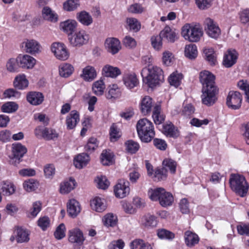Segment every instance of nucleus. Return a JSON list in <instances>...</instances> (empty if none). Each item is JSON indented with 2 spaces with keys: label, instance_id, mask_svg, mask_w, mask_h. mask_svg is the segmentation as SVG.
Segmentation results:
<instances>
[{
  "label": "nucleus",
  "instance_id": "412c9836",
  "mask_svg": "<svg viewBox=\"0 0 249 249\" xmlns=\"http://www.w3.org/2000/svg\"><path fill=\"white\" fill-rule=\"evenodd\" d=\"M77 26V22L74 19L67 20L61 22L60 25V28L69 35V36L72 35Z\"/></svg>",
  "mask_w": 249,
  "mask_h": 249
},
{
  "label": "nucleus",
  "instance_id": "7c9ffc66",
  "mask_svg": "<svg viewBox=\"0 0 249 249\" xmlns=\"http://www.w3.org/2000/svg\"><path fill=\"white\" fill-rule=\"evenodd\" d=\"M0 190L4 195L9 196L14 194L16 191V187L11 181H3L0 184Z\"/></svg>",
  "mask_w": 249,
  "mask_h": 249
},
{
  "label": "nucleus",
  "instance_id": "bf43d9fd",
  "mask_svg": "<svg viewBox=\"0 0 249 249\" xmlns=\"http://www.w3.org/2000/svg\"><path fill=\"white\" fill-rule=\"evenodd\" d=\"M167 177L166 169L162 168H157L154 174L153 178L155 181H159L165 179Z\"/></svg>",
  "mask_w": 249,
  "mask_h": 249
},
{
  "label": "nucleus",
  "instance_id": "49530a36",
  "mask_svg": "<svg viewBox=\"0 0 249 249\" xmlns=\"http://www.w3.org/2000/svg\"><path fill=\"white\" fill-rule=\"evenodd\" d=\"M174 60V55L173 53L168 51H164L162 54V63L166 66H171Z\"/></svg>",
  "mask_w": 249,
  "mask_h": 249
},
{
  "label": "nucleus",
  "instance_id": "3c124183",
  "mask_svg": "<svg viewBox=\"0 0 249 249\" xmlns=\"http://www.w3.org/2000/svg\"><path fill=\"white\" fill-rule=\"evenodd\" d=\"M163 168L166 169V172L169 170L171 173H175L176 170L177 163L170 159H166L162 162Z\"/></svg>",
  "mask_w": 249,
  "mask_h": 249
},
{
  "label": "nucleus",
  "instance_id": "7ed1b4c3",
  "mask_svg": "<svg viewBox=\"0 0 249 249\" xmlns=\"http://www.w3.org/2000/svg\"><path fill=\"white\" fill-rule=\"evenodd\" d=\"M229 182L231 190L237 195L242 197L246 195L249 186L243 176L232 174L230 176Z\"/></svg>",
  "mask_w": 249,
  "mask_h": 249
},
{
  "label": "nucleus",
  "instance_id": "dca6fc26",
  "mask_svg": "<svg viewBox=\"0 0 249 249\" xmlns=\"http://www.w3.org/2000/svg\"><path fill=\"white\" fill-rule=\"evenodd\" d=\"M238 53L234 49H229L224 54L223 64L226 68L233 66L237 61Z\"/></svg>",
  "mask_w": 249,
  "mask_h": 249
},
{
  "label": "nucleus",
  "instance_id": "f3484780",
  "mask_svg": "<svg viewBox=\"0 0 249 249\" xmlns=\"http://www.w3.org/2000/svg\"><path fill=\"white\" fill-rule=\"evenodd\" d=\"M85 239L82 231L78 228L71 229L69 231V241L72 243L81 245Z\"/></svg>",
  "mask_w": 249,
  "mask_h": 249
},
{
  "label": "nucleus",
  "instance_id": "ea45409f",
  "mask_svg": "<svg viewBox=\"0 0 249 249\" xmlns=\"http://www.w3.org/2000/svg\"><path fill=\"white\" fill-rule=\"evenodd\" d=\"M152 118L156 124H160L164 121V116L161 114L160 106L156 105L154 107Z\"/></svg>",
  "mask_w": 249,
  "mask_h": 249
},
{
  "label": "nucleus",
  "instance_id": "774afa93",
  "mask_svg": "<svg viewBox=\"0 0 249 249\" xmlns=\"http://www.w3.org/2000/svg\"><path fill=\"white\" fill-rule=\"evenodd\" d=\"M65 225L61 223L57 227L54 232V236L57 239H61L65 236Z\"/></svg>",
  "mask_w": 249,
  "mask_h": 249
},
{
  "label": "nucleus",
  "instance_id": "052dcab7",
  "mask_svg": "<svg viewBox=\"0 0 249 249\" xmlns=\"http://www.w3.org/2000/svg\"><path fill=\"white\" fill-rule=\"evenodd\" d=\"M127 24L131 30L138 32L141 28V24L138 20L135 18H127Z\"/></svg>",
  "mask_w": 249,
  "mask_h": 249
},
{
  "label": "nucleus",
  "instance_id": "f03ea898",
  "mask_svg": "<svg viewBox=\"0 0 249 249\" xmlns=\"http://www.w3.org/2000/svg\"><path fill=\"white\" fill-rule=\"evenodd\" d=\"M139 137L143 142H150L155 135L153 123L146 118L139 120L136 125Z\"/></svg>",
  "mask_w": 249,
  "mask_h": 249
},
{
  "label": "nucleus",
  "instance_id": "4468645a",
  "mask_svg": "<svg viewBox=\"0 0 249 249\" xmlns=\"http://www.w3.org/2000/svg\"><path fill=\"white\" fill-rule=\"evenodd\" d=\"M200 81L203 86L202 88L216 87L215 85V76L209 71H204L200 73Z\"/></svg>",
  "mask_w": 249,
  "mask_h": 249
},
{
  "label": "nucleus",
  "instance_id": "a19ab883",
  "mask_svg": "<svg viewBox=\"0 0 249 249\" xmlns=\"http://www.w3.org/2000/svg\"><path fill=\"white\" fill-rule=\"evenodd\" d=\"M74 70L72 66L68 63H62L59 65V72L61 76L68 77L70 76Z\"/></svg>",
  "mask_w": 249,
  "mask_h": 249
},
{
  "label": "nucleus",
  "instance_id": "58836bf2",
  "mask_svg": "<svg viewBox=\"0 0 249 249\" xmlns=\"http://www.w3.org/2000/svg\"><path fill=\"white\" fill-rule=\"evenodd\" d=\"M75 186L74 179L71 178L69 180L64 181L61 183L60 192L61 194H68L74 188Z\"/></svg>",
  "mask_w": 249,
  "mask_h": 249
},
{
  "label": "nucleus",
  "instance_id": "8fccbe9b",
  "mask_svg": "<svg viewBox=\"0 0 249 249\" xmlns=\"http://www.w3.org/2000/svg\"><path fill=\"white\" fill-rule=\"evenodd\" d=\"M106 86L103 80H100L95 82L92 85V90L97 95L103 94Z\"/></svg>",
  "mask_w": 249,
  "mask_h": 249
},
{
  "label": "nucleus",
  "instance_id": "a878e982",
  "mask_svg": "<svg viewBox=\"0 0 249 249\" xmlns=\"http://www.w3.org/2000/svg\"><path fill=\"white\" fill-rule=\"evenodd\" d=\"M67 208L69 214L72 217H76L81 211L79 202L74 199L70 200Z\"/></svg>",
  "mask_w": 249,
  "mask_h": 249
},
{
  "label": "nucleus",
  "instance_id": "5fc2aeb1",
  "mask_svg": "<svg viewBox=\"0 0 249 249\" xmlns=\"http://www.w3.org/2000/svg\"><path fill=\"white\" fill-rule=\"evenodd\" d=\"M80 5L79 0H67L63 3V9L67 11L75 10Z\"/></svg>",
  "mask_w": 249,
  "mask_h": 249
},
{
  "label": "nucleus",
  "instance_id": "cd10ccee",
  "mask_svg": "<svg viewBox=\"0 0 249 249\" xmlns=\"http://www.w3.org/2000/svg\"><path fill=\"white\" fill-rule=\"evenodd\" d=\"M162 193L159 199V203L162 207H167L172 205L174 202V197L172 194L165 190H161Z\"/></svg>",
  "mask_w": 249,
  "mask_h": 249
},
{
  "label": "nucleus",
  "instance_id": "4d7b16f0",
  "mask_svg": "<svg viewBox=\"0 0 249 249\" xmlns=\"http://www.w3.org/2000/svg\"><path fill=\"white\" fill-rule=\"evenodd\" d=\"M161 190H164V188H157L155 189H150L148 192L149 197L152 201H159L160 197L162 193Z\"/></svg>",
  "mask_w": 249,
  "mask_h": 249
},
{
  "label": "nucleus",
  "instance_id": "0e129e2a",
  "mask_svg": "<svg viewBox=\"0 0 249 249\" xmlns=\"http://www.w3.org/2000/svg\"><path fill=\"white\" fill-rule=\"evenodd\" d=\"M37 225L43 231H45L51 225L50 219L47 216L40 217L37 221Z\"/></svg>",
  "mask_w": 249,
  "mask_h": 249
},
{
  "label": "nucleus",
  "instance_id": "c9c22d12",
  "mask_svg": "<svg viewBox=\"0 0 249 249\" xmlns=\"http://www.w3.org/2000/svg\"><path fill=\"white\" fill-rule=\"evenodd\" d=\"M89 160V155L86 153H82L74 159V164L77 168L81 169L87 164Z\"/></svg>",
  "mask_w": 249,
  "mask_h": 249
},
{
  "label": "nucleus",
  "instance_id": "6e6d98bb",
  "mask_svg": "<svg viewBox=\"0 0 249 249\" xmlns=\"http://www.w3.org/2000/svg\"><path fill=\"white\" fill-rule=\"evenodd\" d=\"M162 38L160 36H153L151 37V44L153 48L156 51H160L162 47Z\"/></svg>",
  "mask_w": 249,
  "mask_h": 249
},
{
  "label": "nucleus",
  "instance_id": "c756f323",
  "mask_svg": "<svg viewBox=\"0 0 249 249\" xmlns=\"http://www.w3.org/2000/svg\"><path fill=\"white\" fill-rule=\"evenodd\" d=\"M184 239L186 245L189 247H193L197 244L199 240L198 236L191 231H186L184 233Z\"/></svg>",
  "mask_w": 249,
  "mask_h": 249
},
{
  "label": "nucleus",
  "instance_id": "b1692460",
  "mask_svg": "<svg viewBox=\"0 0 249 249\" xmlns=\"http://www.w3.org/2000/svg\"><path fill=\"white\" fill-rule=\"evenodd\" d=\"M162 133L167 137L177 138L179 136V132L173 124L166 123L162 125Z\"/></svg>",
  "mask_w": 249,
  "mask_h": 249
},
{
  "label": "nucleus",
  "instance_id": "680f3d73",
  "mask_svg": "<svg viewBox=\"0 0 249 249\" xmlns=\"http://www.w3.org/2000/svg\"><path fill=\"white\" fill-rule=\"evenodd\" d=\"M18 63H19L18 58L17 59L13 58L9 59L6 63L7 71L11 72L17 71L18 69Z\"/></svg>",
  "mask_w": 249,
  "mask_h": 249
},
{
  "label": "nucleus",
  "instance_id": "ddd939ff",
  "mask_svg": "<svg viewBox=\"0 0 249 249\" xmlns=\"http://www.w3.org/2000/svg\"><path fill=\"white\" fill-rule=\"evenodd\" d=\"M105 47L107 52L112 54L117 53L122 48L120 40L115 37L107 38L105 42Z\"/></svg>",
  "mask_w": 249,
  "mask_h": 249
},
{
  "label": "nucleus",
  "instance_id": "338daca9",
  "mask_svg": "<svg viewBox=\"0 0 249 249\" xmlns=\"http://www.w3.org/2000/svg\"><path fill=\"white\" fill-rule=\"evenodd\" d=\"M157 235L160 239H172L174 238L173 233L165 229H160L157 231Z\"/></svg>",
  "mask_w": 249,
  "mask_h": 249
},
{
  "label": "nucleus",
  "instance_id": "473e14b6",
  "mask_svg": "<svg viewBox=\"0 0 249 249\" xmlns=\"http://www.w3.org/2000/svg\"><path fill=\"white\" fill-rule=\"evenodd\" d=\"M102 72L105 76L112 78H115L121 73L118 68L109 65H106L103 67Z\"/></svg>",
  "mask_w": 249,
  "mask_h": 249
},
{
  "label": "nucleus",
  "instance_id": "c85d7f7f",
  "mask_svg": "<svg viewBox=\"0 0 249 249\" xmlns=\"http://www.w3.org/2000/svg\"><path fill=\"white\" fill-rule=\"evenodd\" d=\"M102 222L106 227H114L117 225L118 217L113 213H107L103 216Z\"/></svg>",
  "mask_w": 249,
  "mask_h": 249
},
{
  "label": "nucleus",
  "instance_id": "6ab92c4d",
  "mask_svg": "<svg viewBox=\"0 0 249 249\" xmlns=\"http://www.w3.org/2000/svg\"><path fill=\"white\" fill-rule=\"evenodd\" d=\"M18 60L20 67L27 69H32L36 63V60L28 54L18 56Z\"/></svg>",
  "mask_w": 249,
  "mask_h": 249
},
{
  "label": "nucleus",
  "instance_id": "1a4fd4ad",
  "mask_svg": "<svg viewBox=\"0 0 249 249\" xmlns=\"http://www.w3.org/2000/svg\"><path fill=\"white\" fill-rule=\"evenodd\" d=\"M242 96L238 91H231L227 98V105L232 109H239L241 105Z\"/></svg>",
  "mask_w": 249,
  "mask_h": 249
},
{
  "label": "nucleus",
  "instance_id": "2eb2a0df",
  "mask_svg": "<svg viewBox=\"0 0 249 249\" xmlns=\"http://www.w3.org/2000/svg\"><path fill=\"white\" fill-rule=\"evenodd\" d=\"M154 107L153 99L150 96H145L142 98L140 103V109L143 115L149 114Z\"/></svg>",
  "mask_w": 249,
  "mask_h": 249
},
{
  "label": "nucleus",
  "instance_id": "a18cd8bd",
  "mask_svg": "<svg viewBox=\"0 0 249 249\" xmlns=\"http://www.w3.org/2000/svg\"><path fill=\"white\" fill-rule=\"evenodd\" d=\"M18 108V105L14 102H7L1 107L2 112L7 113H12L16 112Z\"/></svg>",
  "mask_w": 249,
  "mask_h": 249
},
{
  "label": "nucleus",
  "instance_id": "a211bd4d",
  "mask_svg": "<svg viewBox=\"0 0 249 249\" xmlns=\"http://www.w3.org/2000/svg\"><path fill=\"white\" fill-rule=\"evenodd\" d=\"M160 34L162 39H166L169 43H174L178 39V34L168 26L165 27Z\"/></svg>",
  "mask_w": 249,
  "mask_h": 249
},
{
  "label": "nucleus",
  "instance_id": "864d4df0",
  "mask_svg": "<svg viewBox=\"0 0 249 249\" xmlns=\"http://www.w3.org/2000/svg\"><path fill=\"white\" fill-rule=\"evenodd\" d=\"M38 182L34 179L27 180L23 184L24 189L29 192L35 191L38 188Z\"/></svg>",
  "mask_w": 249,
  "mask_h": 249
},
{
  "label": "nucleus",
  "instance_id": "bb28decb",
  "mask_svg": "<svg viewBox=\"0 0 249 249\" xmlns=\"http://www.w3.org/2000/svg\"><path fill=\"white\" fill-rule=\"evenodd\" d=\"M76 18L78 21L84 26H88L93 22L92 16L87 12L82 11L76 14Z\"/></svg>",
  "mask_w": 249,
  "mask_h": 249
},
{
  "label": "nucleus",
  "instance_id": "13d9d810",
  "mask_svg": "<svg viewBox=\"0 0 249 249\" xmlns=\"http://www.w3.org/2000/svg\"><path fill=\"white\" fill-rule=\"evenodd\" d=\"M125 145L127 151L131 154L135 153L139 149L140 145L137 142L133 140H128L125 142Z\"/></svg>",
  "mask_w": 249,
  "mask_h": 249
},
{
  "label": "nucleus",
  "instance_id": "f257e3e1",
  "mask_svg": "<svg viewBox=\"0 0 249 249\" xmlns=\"http://www.w3.org/2000/svg\"><path fill=\"white\" fill-rule=\"evenodd\" d=\"M141 75L143 82L149 88H153L162 82L163 75L162 70L156 66H149L143 68Z\"/></svg>",
  "mask_w": 249,
  "mask_h": 249
},
{
  "label": "nucleus",
  "instance_id": "72a5a7b5",
  "mask_svg": "<svg viewBox=\"0 0 249 249\" xmlns=\"http://www.w3.org/2000/svg\"><path fill=\"white\" fill-rule=\"evenodd\" d=\"M121 91L118 85L113 84L108 87V91L106 97L108 99H116L121 96Z\"/></svg>",
  "mask_w": 249,
  "mask_h": 249
},
{
  "label": "nucleus",
  "instance_id": "69168bd1",
  "mask_svg": "<svg viewBox=\"0 0 249 249\" xmlns=\"http://www.w3.org/2000/svg\"><path fill=\"white\" fill-rule=\"evenodd\" d=\"M95 181L97 183V187L100 189L104 190L107 189L109 185V182L105 176L97 177Z\"/></svg>",
  "mask_w": 249,
  "mask_h": 249
},
{
  "label": "nucleus",
  "instance_id": "4c0bfd02",
  "mask_svg": "<svg viewBox=\"0 0 249 249\" xmlns=\"http://www.w3.org/2000/svg\"><path fill=\"white\" fill-rule=\"evenodd\" d=\"M197 47L195 44H190L185 46L184 55L187 58L194 59L197 57Z\"/></svg>",
  "mask_w": 249,
  "mask_h": 249
},
{
  "label": "nucleus",
  "instance_id": "423d86ee",
  "mask_svg": "<svg viewBox=\"0 0 249 249\" xmlns=\"http://www.w3.org/2000/svg\"><path fill=\"white\" fill-rule=\"evenodd\" d=\"M22 48L27 53L35 55L41 53L42 46L40 43L34 39H25L22 42Z\"/></svg>",
  "mask_w": 249,
  "mask_h": 249
},
{
  "label": "nucleus",
  "instance_id": "39448f33",
  "mask_svg": "<svg viewBox=\"0 0 249 249\" xmlns=\"http://www.w3.org/2000/svg\"><path fill=\"white\" fill-rule=\"evenodd\" d=\"M217 92L216 87L202 88V94L201 96L202 103L207 106L213 105L217 100Z\"/></svg>",
  "mask_w": 249,
  "mask_h": 249
},
{
  "label": "nucleus",
  "instance_id": "f8f14e48",
  "mask_svg": "<svg viewBox=\"0 0 249 249\" xmlns=\"http://www.w3.org/2000/svg\"><path fill=\"white\" fill-rule=\"evenodd\" d=\"M26 147L20 143H14L12 145V155L10 157L11 161L15 160L19 163L21 159L27 153Z\"/></svg>",
  "mask_w": 249,
  "mask_h": 249
},
{
  "label": "nucleus",
  "instance_id": "de8ad7c7",
  "mask_svg": "<svg viewBox=\"0 0 249 249\" xmlns=\"http://www.w3.org/2000/svg\"><path fill=\"white\" fill-rule=\"evenodd\" d=\"M29 233L27 230L21 228L17 229V240L18 242L23 243L29 240Z\"/></svg>",
  "mask_w": 249,
  "mask_h": 249
},
{
  "label": "nucleus",
  "instance_id": "c03bdc74",
  "mask_svg": "<svg viewBox=\"0 0 249 249\" xmlns=\"http://www.w3.org/2000/svg\"><path fill=\"white\" fill-rule=\"evenodd\" d=\"M43 18L51 21H56L57 19L56 14L49 7H44L42 11Z\"/></svg>",
  "mask_w": 249,
  "mask_h": 249
},
{
  "label": "nucleus",
  "instance_id": "0eeeda50",
  "mask_svg": "<svg viewBox=\"0 0 249 249\" xmlns=\"http://www.w3.org/2000/svg\"><path fill=\"white\" fill-rule=\"evenodd\" d=\"M51 51L55 57L60 60H66L70 53L66 46L62 43L54 42L51 46Z\"/></svg>",
  "mask_w": 249,
  "mask_h": 249
},
{
  "label": "nucleus",
  "instance_id": "6e6552de",
  "mask_svg": "<svg viewBox=\"0 0 249 249\" xmlns=\"http://www.w3.org/2000/svg\"><path fill=\"white\" fill-rule=\"evenodd\" d=\"M68 39L72 46H81L88 42L89 36L85 31L81 30L69 36Z\"/></svg>",
  "mask_w": 249,
  "mask_h": 249
},
{
  "label": "nucleus",
  "instance_id": "4be33fe9",
  "mask_svg": "<svg viewBox=\"0 0 249 249\" xmlns=\"http://www.w3.org/2000/svg\"><path fill=\"white\" fill-rule=\"evenodd\" d=\"M79 114L76 110H72L67 117L66 124L68 129H72L79 122Z\"/></svg>",
  "mask_w": 249,
  "mask_h": 249
},
{
  "label": "nucleus",
  "instance_id": "9d476101",
  "mask_svg": "<svg viewBox=\"0 0 249 249\" xmlns=\"http://www.w3.org/2000/svg\"><path fill=\"white\" fill-rule=\"evenodd\" d=\"M205 24V30L208 35L211 38H218L221 35V30L218 24L210 18L206 19Z\"/></svg>",
  "mask_w": 249,
  "mask_h": 249
},
{
  "label": "nucleus",
  "instance_id": "09e8293b",
  "mask_svg": "<svg viewBox=\"0 0 249 249\" xmlns=\"http://www.w3.org/2000/svg\"><path fill=\"white\" fill-rule=\"evenodd\" d=\"M121 132L115 124H113L109 130V136L111 142L117 141L121 136Z\"/></svg>",
  "mask_w": 249,
  "mask_h": 249
},
{
  "label": "nucleus",
  "instance_id": "e2e57ef3",
  "mask_svg": "<svg viewBox=\"0 0 249 249\" xmlns=\"http://www.w3.org/2000/svg\"><path fill=\"white\" fill-rule=\"evenodd\" d=\"M99 142L95 138L91 137L89 139L87 145L85 147L86 151L88 152L93 151L98 146Z\"/></svg>",
  "mask_w": 249,
  "mask_h": 249
},
{
  "label": "nucleus",
  "instance_id": "9b49d317",
  "mask_svg": "<svg viewBox=\"0 0 249 249\" xmlns=\"http://www.w3.org/2000/svg\"><path fill=\"white\" fill-rule=\"evenodd\" d=\"M114 192L117 197L124 198L129 193V182L124 179L120 180L114 186Z\"/></svg>",
  "mask_w": 249,
  "mask_h": 249
},
{
  "label": "nucleus",
  "instance_id": "603ef678",
  "mask_svg": "<svg viewBox=\"0 0 249 249\" xmlns=\"http://www.w3.org/2000/svg\"><path fill=\"white\" fill-rule=\"evenodd\" d=\"M182 79V75L178 72L172 73L168 78V81L170 84L175 87H178Z\"/></svg>",
  "mask_w": 249,
  "mask_h": 249
},
{
  "label": "nucleus",
  "instance_id": "37998d69",
  "mask_svg": "<svg viewBox=\"0 0 249 249\" xmlns=\"http://www.w3.org/2000/svg\"><path fill=\"white\" fill-rule=\"evenodd\" d=\"M206 59L211 65H215L216 62V54L213 48L206 47L203 49Z\"/></svg>",
  "mask_w": 249,
  "mask_h": 249
},
{
  "label": "nucleus",
  "instance_id": "79ce46f5",
  "mask_svg": "<svg viewBox=\"0 0 249 249\" xmlns=\"http://www.w3.org/2000/svg\"><path fill=\"white\" fill-rule=\"evenodd\" d=\"M141 223L143 226L147 228L154 227L157 224L156 218L151 215L143 216L141 220Z\"/></svg>",
  "mask_w": 249,
  "mask_h": 249
},
{
  "label": "nucleus",
  "instance_id": "5701e85b",
  "mask_svg": "<svg viewBox=\"0 0 249 249\" xmlns=\"http://www.w3.org/2000/svg\"><path fill=\"white\" fill-rule=\"evenodd\" d=\"M92 209L95 211L101 213L104 211L107 208L106 200L102 198L96 197L93 198L90 202Z\"/></svg>",
  "mask_w": 249,
  "mask_h": 249
},
{
  "label": "nucleus",
  "instance_id": "aec40b11",
  "mask_svg": "<svg viewBox=\"0 0 249 249\" xmlns=\"http://www.w3.org/2000/svg\"><path fill=\"white\" fill-rule=\"evenodd\" d=\"M123 81L125 86L129 89H131L137 86L138 80L134 72H127L124 74Z\"/></svg>",
  "mask_w": 249,
  "mask_h": 249
},
{
  "label": "nucleus",
  "instance_id": "393cba45",
  "mask_svg": "<svg viewBox=\"0 0 249 249\" xmlns=\"http://www.w3.org/2000/svg\"><path fill=\"white\" fill-rule=\"evenodd\" d=\"M27 100L31 104L36 106L43 102L44 96L39 92H30L27 95Z\"/></svg>",
  "mask_w": 249,
  "mask_h": 249
},
{
  "label": "nucleus",
  "instance_id": "e433bc0d",
  "mask_svg": "<svg viewBox=\"0 0 249 249\" xmlns=\"http://www.w3.org/2000/svg\"><path fill=\"white\" fill-rule=\"evenodd\" d=\"M28 80L23 74L16 76L14 82V87L19 89H25L28 87Z\"/></svg>",
  "mask_w": 249,
  "mask_h": 249
},
{
  "label": "nucleus",
  "instance_id": "2f4dec72",
  "mask_svg": "<svg viewBox=\"0 0 249 249\" xmlns=\"http://www.w3.org/2000/svg\"><path fill=\"white\" fill-rule=\"evenodd\" d=\"M97 76V73L94 68L88 66L83 70L81 77L86 81H91L94 80Z\"/></svg>",
  "mask_w": 249,
  "mask_h": 249
},
{
  "label": "nucleus",
  "instance_id": "f704fd0d",
  "mask_svg": "<svg viewBox=\"0 0 249 249\" xmlns=\"http://www.w3.org/2000/svg\"><path fill=\"white\" fill-rule=\"evenodd\" d=\"M101 161L104 165L112 164L114 162V154L110 150H104L101 155Z\"/></svg>",
  "mask_w": 249,
  "mask_h": 249
},
{
  "label": "nucleus",
  "instance_id": "20e7f679",
  "mask_svg": "<svg viewBox=\"0 0 249 249\" xmlns=\"http://www.w3.org/2000/svg\"><path fill=\"white\" fill-rule=\"evenodd\" d=\"M181 35L186 40L190 42H198L203 35V32L197 25L186 23L181 28Z\"/></svg>",
  "mask_w": 249,
  "mask_h": 249
}]
</instances>
